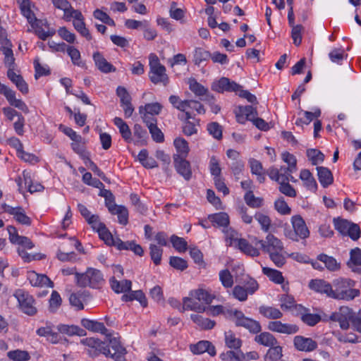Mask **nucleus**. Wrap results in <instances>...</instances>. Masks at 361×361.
Masks as SVG:
<instances>
[{"mask_svg": "<svg viewBox=\"0 0 361 361\" xmlns=\"http://www.w3.org/2000/svg\"><path fill=\"white\" fill-rule=\"evenodd\" d=\"M259 312L269 319H279L283 317V313L278 308L271 306L262 305L259 308Z\"/></svg>", "mask_w": 361, "mask_h": 361, "instance_id": "30", "label": "nucleus"}, {"mask_svg": "<svg viewBox=\"0 0 361 361\" xmlns=\"http://www.w3.org/2000/svg\"><path fill=\"white\" fill-rule=\"evenodd\" d=\"M149 250L152 260L154 264L159 265L161 263L163 250L161 247L152 244L150 245Z\"/></svg>", "mask_w": 361, "mask_h": 361, "instance_id": "54", "label": "nucleus"}, {"mask_svg": "<svg viewBox=\"0 0 361 361\" xmlns=\"http://www.w3.org/2000/svg\"><path fill=\"white\" fill-rule=\"evenodd\" d=\"M239 111L244 115L247 120L252 121L258 116L257 111L252 106H239Z\"/></svg>", "mask_w": 361, "mask_h": 361, "instance_id": "52", "label": "nucleus"}, {"mask_svg": "<svg viewBox=\"0 0 361 361\" xmlns=\"http://www.w3.org/2000/svg\"><path fill=\"white\" fill-rule=\"evenodd\" d=\"M267 329L273 332L292 335L299 331V327L294 324L283 323L281 321H271L268 323Z\"/></svg>", "mask_w": 361, "mask_h": 361, "instance_id": "10", "label": "nucleus"}, {"mask_svg": "<svg viewBox=\"0 0 361 361\" xmlns=\"http://www.w3.org/2000/svg\"><path fill=\"white\" fill-rule=\"evenodd\" d=\"M111 289L116 293H126L131 290L132 282L130 280L118 281L114 276L109 279Z\"/></svg>", "mask_w": 361, "mask_h": 361, "instance_id": "20", "label": "nucleus"}, {"mask_svg": "<svg viewBox=\"0 0 361 361\" xmlns=\"http://www.w3.org/2000/svg\"><path fill=\"white\" fill-rule=\"evenodd\" d=\"M317 259L324 263V267L330 271H336L340 269V263L331 256L322 253L317 257Z\"/></svg>", "mask_w": 361, "mask_h": 361, "instance_id": "27", "label": "nucleus"}, {"mask_svg": "<svg viewBox=\"0 0 361 361\" xmlns=\"http://www.w3.org/2000/svg\"><path fill=\"white\" fill-rule=\"evenodd\" d=\"M291 223L294 231H290L287 236L293 241H298L300 239H306L310 235V231L304 219L300 215L292 216Z\"/></svg>", "mask_w": 361, "mask_h": 361, "instance_id": "8", "label": "nucleus"}, {"mask_svg": "<svg viewBox=\"0 0 361 361\" xmlns=\"http://www.w3.org/2000/svg\"><path fill=\"white\" fill-rule=\"evenodd\" d=\"M225 234L226 242L228 245L233 246L234 244L235 246L238 245V240L240 239L238 238V233L236 231L232 228H226L224 229Z\"/></svg>", "mask_w": 361, "mask_h": 361, "instance_id": "44", "label": "nucleus"}, {"mask_svg": "<svg viewBox=\"0 0 361 361\" xmlns=\"http://www.w3.org/2000/svg\"><path fill=\"white\" fill-rule=\"evenodd\" d=\"M61 302L62 300L59 293L56 290H53L49 299V310L52 312H56L61 306Z\"/></svg>", "mask_w": 361, "mask_h": 361, "instance_id": "55", "label": "nucleus"}, {"mask_svg": "<svg viewBox=\"0 0 361 361\" xmlns=\"http://www.w3.org/2000/svg\"><path fill=\"white\" fill-rule=\"evenodd\" d=\"M355 282L350 279L339 278L333 281L331 298L350 301L360 295V290L353 288Z\"/></svg>", "mask_w": 361, "mask_h": 361, "instance_id": "2", "label": "nucleus"}, {"mask_svg": "<svg viewBox=\"0 0 361 361\" xmlns=\"http://www.w3.org/2000/svg\"><path fill=\"white\" fill-rule=\"evenodd\" d=\"M219 281L226 288H230L233 286V277L227 269H223L219 274Z\"/></svg>", "mask_w": 361, "mask_h": 361, "instance_id": "45", "label": "nucleus"}, {"mask_svg": "<svg viewBox=\"0 0 361 361\" xmlns=\"http://www.w3.org/2000/svg\"><path fill=\"white\" fill-rule=\"evenodd\" d=\"M274 207L275 209L282 215L289 214L291 212L290 208L283 197L279 198L275 201Z\"/></svg>", "mask_w": 361, "mask_h": 361, "instance_id": "56", "label": "nucleus"}, {"mask_svg": "<svg viewBox=\"0 0 361 361\" xmlns=\"http://www.w3.org/2000/svg\"><path fill=\"white\" fill-rule=\"evenodd\" d=\"M300 178L304 182V185L308 190L312 191H315L317 190V182L309 170H302L300 173Z\"/></svg>", "mask_w": 361, "mask_h": 361, "instance_id": "31", "label": "nucleus"}, {"mask_svg": "<svg viewBox=\"0 0 361 361\" xmlns=\"http://www.w3.org/2000/svg\"><path fill=\"white\" fill-rule=\"evenodd\" d=\"M75 283L81 288H99L104 283V279L101 271L90 267L84 273L75 274Z\"/></svg>", "mask_w": 361, "mask_h": 361, "instance_id": "3", "label": "nucleus"}, {"mask_svg": "<svg viewBox=\"0 0 361 361\" xmlns=\"http://www.w3.org/2000/svg\"><path fill=\"white\" fill-rule=\"evenodd\" d=\"M307 155L313 165L322 163L324 159V155L320 151L314 149H308Z\"/></svg>", "mask_w": 361, "mask_h": 361, "instance_id": "51", "label": "nucleus"}, {"mask_svg": "<svg viewBox=\"0 0 361 361\" xmlns=\"http://www.w3.org/2000/svg\"><path fill=\"white\" fill-rule=\"evenodd\" d=\"M300 319L307 325L313 326L320 322L321 317L317 314L308 313L304 309V312L300 313Z\"/></svg>", "mask_w": 361, "mask_h": 361, "instance_id": "43", "label": "nucleus"}, {"mask_svg": "<svg viewBox=\"0 0 361 361\" xmlns=\"http://www.w3.org/2000/svg\"><path fill=\"white\" fill-rule=\"evenodd\" d=\"M173 162L178 173L182 176L185 180H189L192 176L190 162L185 160V157H181L180 155L173 156Z\"/></svg>", "mask_w": 361, "mask_h": 361, "instance_id": "12", "label": "nucleus"}, {"mask_svg": "<svg viewBox=\"0 0 361 361\" xmlns=\"http://www.w3.org/2000/svg\"><path fill=\"white\" fill-rule=\"evenodd\" d=\"M18 302L19 309L28 316H34L37 312L35 300L28 292L18 289L13 294Z\"/></svg>", "mask_w": 361, "mask_h": 361, "instance_id": "6", "label": "nucleus"}, {"mask_svg": "<svg viewBox=\"0 0 361 361\" xmlns=\"http://www.w3.org/2000/svg\"><path fill=\"white\" fill-rule=\"evenodd\" d=\"M280 306L283 310H289L296 306L293 297L290 295H283L280 298Z\"/></svg>", "mask_w": 361, "mask_h": 361, "instance_id": "62", "label": "nucleus"}, {"mask_svg": "<svg viewBox=\"0 0 361 361\" xmlns=\"http://www.w3.org/2000/svg\"><path fill=\"white\" fill-rule=\"evenodd\" d=\"M317 171L319 180L324 188H326L333 183V175L329 169L324 166H317Z\"/></svg>", "mask_w": 361, "mask_h": 361, "instance_id": "24", "label": "nucleus"}, {"mask_svg": "<svg viewBox=\"0 0 361 361\" xmlns=\"http://www.w3.org/2000/svg\"><path fill=\"white\" fill-rule=\"evenodd\" d=\"M97 233L99 235V238L102 240H103L106 245H111V246L114 245L116 237H114L112 235V234L108 230V228H106V226L104 228H102L101 230H99Z\"/></svg>", "mask_w": 361, "mask_h": 361, "instance_id": "53", "label": "nucleus"}, {"mask_svg": "<svg viewBox=\"0 0 361 361\" xmlns=\"http://www.w3.org/2000/svg\"><path fill=\"white\" fill-rule=\"evenodd\" d=\"M352 317L353 309L347 306H342L338 311L333 312L329 316L328 320L338 322L341 329L348 330L350 328ZM325 320L327 321V319Z\"/></svg>", "mask_w": 361, "mask_h": 361, "instance_id": "9", "label": "nucleus"}, {"mask_svg": "<svg viewBox=\"0 0 361 361\" xmlns=\"http://www.w3.org/2000/svg\"><path fill=\"white\" fill-rule=\"evenodd\" d=\"M347 265L353 272L361 274V249L355 247L350 250Z\"/></svg>", "mask_w": 361, "mask_h": 361, "instance_id": "18", "label": "nucleus"}, {"mask_svg": "<svg viewBox=\"0 0 361 361\" xmlns=\"http://www.w3.org/2000/svg\"><path fill=\"white\" fill-rule=\"evenodd\" d=\"M8 232L9 233V240L12 243L22 245L27 249H32L34 247V244L30 238L18 234L16 228L14 226H8Z\"/></svg>", "mask_w": 361, "mask_h": 361, "instance_id": "17", "label": "nucleus"}, {"mask_svg": "<svg viewBox=\"0 0 361 361\" xmlns=\"http://www.w3.org/2000/svg\"><path fill=\"white\" fill-rule=\"evenodd\" d=\"M226 314L228 319L234 322L236 326L243 327L252 334H258L262 330L259 322L246 317L240 310H231Z\"/></svg>", "mask_w": 361, "mask_h": 361, "instance_id": "5", "label": "nucleus"}, {"mask_svg": "<svg viewBox=\"0 0 361 361\" xmlns=\"http://www.w3.org/2000/svg\"><path fill=\"white\" fill-rule=\"evenodd\" d=\"M335 229L342 235L349 236L352 240H357L360 235V228L357 224L340 217L333 220Z\"/></svg>", "mask_w": 361, "mask_h": 361, "instance_id": "7", "label": "nucleus"}, {"mask_svg": "<svg viewBox=\"0 0 361 361\" xmlns=\"http://www.w3.org/2000/svg\"><path fill=\"white\" fill-rule=\"evenodd\" d=\"M288 169L289 166H281L279 169L272 166L267 170V174L271 180H275L278 183L283 181H289L290 173H292L295 171H292Z\"/></svg>", "mask_w": 361, "mask_h": 361, "instance_id": "14", "label": "nucleus"}, {"mask_svg": "<svg viewBox=\"0 0 361 361\" xmlns=\"http://www.w3.org/2000/svg\"><path fill=\"white\" fill-rule=\"evenodd\" d=\"M233 297L239 301H245L247 299V291L246 288L240 286H235L232 291Z\"/></svg>", "mask_w": 361, "mask_h": 361, "instance_id": "64", "label": "nucleus"}, {"mask_svg": "<svg viewBox=\"0 0 361 361\" xmlns=\"http://www.w3.org/2000/svg\"><path fill=\"white\" fill-rule=\"evenodd\" d=\"M255 341L259 345L269 348L279 343L276 337L269 332H262L257 335L255 338Z\"/></svg>", "mask_w": 361, "mask_h": 361, "instance_id": "26", "label": "nucleus"}, {"mask_svg": "<svg viewBox=\"0 0 361 361\" xmlns=\"http://www.w3.org/2000/svg\"><path fill=\"white\" fill-rule=\"evenodd\" d=\"M169 264L172 267L180 271H183L188 267L187 262L178 257H171Z\"/></svg>", "mask_w": 361, "mask_h": 361, "instance_id": "60", "label": "nucleus"}, {"mask_svg": "<svg viewBox=\"0 0 361 361\" xmlns=\"http://www.w3.org/2000/svg\"><path fill=\"white\" fill-rule=\"evenodd\" d=\"M73 25L74 28L88 41L92 39V36L89 32V30L86 27L85 20H73Z\"/></svg>", "mask_w": 361, "mask_h": 361, "instance_id": "49", "label": "nucleus"}, {"mask_svg": "<svg viewBox=\"0 0 361 361\" xmlns=\"http://www.w3.org/2000/svg\"><path fill=\"white\" fill-rule=\"evenodd\" d=\"M59 35L68 43H74L76 37L73 32H70L66 27H61L58 30Z\"/></svg>", "mask_w": 361, "mask_h": 361, "instance_id": "63", "label": "nucleus"}, {"mask_svg": "<svg viewBox=\"0 0 361 361\" xmlns=\"http://www.w3.org/2000/svg\"><path fill=\"white\" fill-rule=\"evenodd\" d=\"M191 319L202 329H212L215 326V322L208 318H204L202 315L192 314L190 315Z\"/></svg>", "mask_w": 361, "mask_h": 361, "instance_id": "32", "label": "nucleus"}, {"mask_svg": "<svg viewBox=\"0 0 361 361\" xmlns=\"http://www.w3.org/2000/svg\"><path fill=\"white\" fill-rule=\"evenodd\" d=\"M121 300L125 302L133 301L136 300L139 301L140 305L145 307L147 306V300L145 295L142 290L130 291L128 294H124L121 297Z\"/></svg>", "mask_w": 361, "mask_h": 361, "instance_id": "28", "label": "nucleus"}, {"mask_svg": "<svg viewBox=\"0 0 361 361\" xmlns=\"http://www.w3.org/2000/svg\"><path fill=\"white\" fill-rule=\"evenodd\" d=\"M209 170L214 178L221 177V169L219 166V161L215 157H212L209 161Z\"/></svg>", "mask_w": 361, "mask_h": 361, "instance_id": "59", "label": "nucleus"}, {"mask_svg": "<svg viewBox=\"0 0 361 361\" xmlns=\"http://www.w3.org/2000/svg\"><path fill=\"white\" fill-rule=\"evenodd\" d=\"M81 324L89 331L99 332L106 336L103 341L92 337L81 340V343L90 347L88 352L90 355L97 356L99 353H102L114 361H126V355L127 351L126 348L121 345L118 338L112 336L109 333V330L103 323L88 319H82Z\"/></svg>", "mask_w": 361, "mask_h": 361, "instance_id": "1", "label": "nucleus"}, {"mask_svg": "<svg viewBox=\"0 0 361 361\" xmlns=\"http://www.w3.org/2000/svg\"><path fill=\"white\" fill-rule=\"evenodd\" d=\"M171 242L173 247L179 252H184L187 250V242L183 238L176 235L171 237Z\"/></svg>", "mask_w": 361, "mask_h": 361, "instance_id": "50", "label": "nucleus"}, {"mask_svg": "<svg viewBox=\"0 0 361 361\" xmlns=\"http://www.w3.org/2000/svg\"><path fill=\"white\" fill-rule=\"evenodd\" d=\"M209 219L213 224H216L218 226L224 227L225 228H228L229 224V216L225 212L211 215Z\"/></svg>", "mask_w": 361, "mask_h": 361, "instance_id": "37", "label": "nucleus"}, {"mask_svg": "<svg viewBox=\"0 0 361 361\" xmlns=\"http://www.w3.org/2000/svg\"><path fill=\"white\" fill-rule=\"evenodd\" d=\"M114 123L118 128L121 137L130 142L132 140V133L128 124L120 117L114 118Z\"/></svg>", "mask_w": 361, "mask_h": 361, "instance_id": "25", "label": "nucleus"}, {"mask_svg": "<svg viewBox=\"0 0 361 361\" xmlns=\"http://www.w3.org/2000/svg\"><path fill=\"white\" fill-rule=\"evenodd\" d=\"M190 90L197 96L202 97L206 94L207 89L199 83L195 78H190L188 81Z\"/></svg>", "mask_w": 361, "mask_h": 361, "instance_id": "48", "label": "nucleus"}, {"mask_svg": "<svg viewBox=\"0 0 361 361\" xmlns=\"http://www.w3.org/2000/svg\"><path fill=\"white\" fill-rule=\"evenodd\" d=\"M255 219L259 224L263 231L268 232L269 231L271 224V220L269 216L262 212H256L255 214Z\"/></svg>", "mask_w": 361, "mask_h": 361, "instance_id": "46", "label": "nucleus"}, {"mask_svg": "<svg viewBox=\"0 0 361 361\" xmlns=\"http://www.w3.org/2000/svg\"><path fill=\"white\" fill-rule=\"evenodd\" d=\"M262 273L275 283L282 284L284 281L282 273L276 269L269 267H262Z\"/></svg>", "mask_w": 361, "mask_h": 361, "instance_id": "33", "label": "nucleus"}, {"mask_svg": "<svg viewBox=\"0 0 361 361\" xmlns=\"http://www.w3.org/2000/svg\"><path fill=\"white\" fill-rule=\"evenodd\" d=\"M174 146L178 154L181 157H186L189 152V147L188 142L181 137H177L173 142Z\"/></svg>", "mask_w": 361, "mask_h": 361, "instance_id": "39", "label": "nucleus"}, {"mask_svg": "<svg viewBox=\"0 0 361 361\" xmlns=\"http://www.w3.org/2000/svg\"><path fill=\"white\" fill-rule=\"evenodd\" d=\"M190 295L195 297V298L197 299V300L204 305V304H210L214 298V295L209 293L207 290L202 288H199L190 291Z\"/></svg>", "mask_w": 361, "mask_h": 361, "instance_id": "29", "label": "nucleus"}, {"mask_svg": "<svg viewBox=\"0 0 361 361\" xmlns=\"http://www.w3.org/2000/svg\"><path fill=\"white\" fill-rule=\"evenodd\" d=\"M182 309L183 311L190 310L197 312H203L205 311L206 307L197 299L189 295V297L183 298Z\"/></svg>", "mask_w": 361, "mask_h": 361, "instance_id": "21", "label": "nucleus"}, {"mask_svg": "<svg viewBox=\"0 0 361 361\" xmlns=\"http://www.w3.org/2000/svg\"><path fill=\"white\" fill-rule=\"evenodd\" d=\"M309 288L331 298L332 284L323 279H312L309 283Z\"/></svg>", "mask_w": 361, "mask_h": 361, "instance_id": "16", "label": "nucleus"}, {"mask_svg": "<svg viewBox=\"0 0 361 361\" xmlns=\"http://www.w3.org/2000/svg\"><path fill=\"white\" fill-rule=\"evenodd\" d=\"M279 183L280 184L279 191L281 193L290 197H295L296 196L295 190L288 183V181H283Z\"/></svg>", "mask_w": 361, "mask_h": 361, "instance_id": "61", "label": "nucleus"}, {"mask_svg": "<svg viewBox=\"0 0 361 361\" xmlns=\"http://www.w3.org/2000/svg\"><path fill=\"white\" fill-rule=\"evenodd\" d=\"M7 357L13 361H28L30 355L27 350H14L7 353Z\"/></svg>", "mask_w": 361, "mask_h": 361, "instance_id": "40", "label": "nucleus"}, {"mask_svg": "<svg viewBox=\"0 0 361 361\" xmlns=\"http://www.w3.org/2000/svg\"><path fill=\"white\" fill-rule=\"evenodd\" d=\"M293 343L294 348L301 352H312L318 347L316 341L313 340L312 338H307L303 336H295L293 338Z\"/></svg>", "mask_w": 361, "mask_h": 361, "instance_id": "11", "label": "nucleus"}, {"mask_svg": "<svg viewBox=\"0 0 361 361\" xmlns=\"http://www.w3.org/2000/svg\"><path fill=\"white\" fill-rule=\"evenodd\" d=\"M114 214L118 216L119 224L126 225L128 223V211L126 207L120 205L115 211Z\"/></svg>", "mask_w": 361, "mask_h": 361, "instance_id": "58", "label": "nucleus"}, {"mask_svg": "<svg viewBox=\"0 0 361 361\" xmlns=\"http://www.w3.org/2000/svg\"><path fill=\"white\" fill-rule=\"evenodd\" d=\"M225 342L228 348L235 350L239 349L242 345V341L237 338L231 331L225 333Z\"/></svg>", "mask_w": 361, "mask_h": 361, "instance_id": "41", "label": "nucleus"}, {"mask_svg": "<svg viewBox=\"0 0 361 361\" xmlns=\"http://www.w3.org/2000/svg\"><path fill=\"white\" fill-rule=\"evenodd\" d=\"M258 243L261 245L264 251L270 253L271 251H282L283 245L282 242L275 237L273 234H268L266 237V240H259Z\"/></svg>", "mask_w": 361, "mask_h": 361, "instance_id": "15", "label": "nucleus"}, {"mask_svg": "<svg viewBox=\"0 0 361 361\" xmlns=\"http://www.w3.org/2000/svg\"><path fill=\"white\" fill-rule=\"evenodd\" d=\"M236 247L247 255L252 257L259 255V250L250 245L245 239H240Z\"/></svg>", "mask_w": 361, "mask_h": 361, "instance_id": "35", "label": "nucleus"}, {"mask_svg": "<svg viewBox=\"0 0 361 361\" xmlns=\"http://www.w3.org/2000/svg\"><path fill=\"white\" fill-rule=\"evenodd\" d=\"M149 78L151 82L155 85L162 84L166 86L169 82V78L166 74V70L162 65L158 56L154 54H151L149 56Z\"/></svg>", "mask_w": 361, "mask_h": 361, "instance_id": "4", "label": "nucleus"}, {"mask_svg": "<svg viewBox=\"0 0 361 361\" xmlns=\"http://www.w3.org/2000/svg\"><path fill=\"white\" fill-rule=\"evenodd\" d=\"M4 96L11 106L18 108L25 114L29 113V109L26 104L23 100L16 98L15 91L10 88L6 92H5Z\"/></svg>", "mask_w": 361, "mask_h": 361, "instance_id": "23", "label": "nucleus"}, {"mask_svg": "<svg viewBox=\"0 0 361 361\" xmlns=\"http://www.w3.org/2000/svg\"><path fill=\"white\" fill-rule=\"evenodd\" d=\"M244 200L246 204L252 208H259L264 202L263 198L255 197L251 190L245 193Z\"/></svg>", "mask_w": 361, "mask_h": 361, "instance_id": "42", "label": "nucleus"}, {"mask_svg": "<svg viewBox=\"0 0 361 361\" xmlns=\"http://www.w3.org/2000/svg\"><path fill=\"white\" fill-rule=\"evenodd\" d=\"M7 76L23 94L28 93V85L20 75L16 74L13 69H8Z\"/></svg>", "mask_w": 361, "mask_h": 361, "instance_id": "22", "label": "nucleus"}, {"mask_svg": "<svg viewBox=\"0 0 361 361\" xmlns=\"http://www.w3.org/2000/svg\"><path fill=\"white\" fill-rule=\"evenodd\" d=\"M27 279L32 286L36 287H54V283L45 274H39L35 271H29L27 273Z\"/></svg>", "mask_w": 361, "mask_h": 361, "instance_id": "13", "label": "nucleus"}, {"mask_svg": "<svg viewBox=\"0 0 361 361\" xmlns=\"http://www.w3.org/2000/svg\"><path fill=\"white\" fill-rule=\"evenodd\" d=\"M0 50L5 56L4 63L8 67V69H13L14 61L13 54L11 46L1 47Z\"/></svg>", "mask_w": 361, "mask_h": 361, "instance_id": "47", "label": "nucleus"}, {"mask_svg": "<svg viewBox=\"0 0 361 361\" xmlns=\"http://www.w3.org/2000/svg\"><path fill=\"white\" fill-rule=\"evenodd\" d=\"M162 109V106L158 103H149L145 104L144 106H141L139 107V113L140 114H142L144 113L154 116L158 115Z\"/></svg>", "mask_w": 361, "mask_h": 361, "instance_id": "38", "label": "nucleus"}, {"mask_svg": "<svg viewBox=\"0 0 361 361\" xmlns=\"http://www.w3.org/2000/svg\"><path fill=\"white\" fill-rule=\"evenodd\" d=\"M211 57V53L201 47H197L193 52V61L197 66L207 61Z\"/></svg>", "mask_w": 361, "mask_h": 361, "instance_id": "36", "label": "nucleus"}, {"mask_svg": "<svg viewBox=\"0 0 361 361\" xmlns=\"http://www.w3.org/2000/svg\"><path fill=\"white\" fill-rule=\"evenodd\" d=\"M283 348L281 346L276 345L269 348L264 357V361H278L283 356Z\"/></svg>", "mask_w": 361, "mask_h": 361, "instance_id": "34", "label": "nucleus"}, {"mask_svg": "<svg viewBox=\"0 0 361 361\" xmlns=\"http://www.w3.org/2000/svg\"><path fill=\"white\" fill-rule=\"evenodd\" d=\"M93 59L97 68L102 73L115 72L116 68L109 63L99 52L93 54Z\"/></svg>", "mask_w": 361, "mask_h": 361, "instance_id": "19", "label": "nucleus"}, {"mask_svg": "<svg viewBox=\"0 0 361 361\" xmlns=\"http://www.w3.org/2000/svg\"><path fill=\"white\" fill-rule=\"evenodd\" d=\"M207 130L214 138L220 140L222 138L221 126L216 122H212L207 125Z\"/></svg>", "mask_w": 361, "mask_h": 361, "instance_id": "57", "label": "nucleus"}]
</instances>
